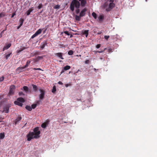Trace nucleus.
I'll list each match as a JSON object with an SVG mask.
<instances>
[{"label": "nucleus", "instance_id": "1", "mask_svg": "<svg viewBox=\"0 0 157 157\" xmlns=\"http://www.w3.org/2000/svg\"><path fill=\"white\" fill-rule=\"evenodd\" d=\"M40 133V131L39 130V127L35 128L33 129V132H29L27 135L28 141H29L33 138H39Z\"/></svg>", "mask_w": 157, "mask_h": 157}, {"label": "nucleus", "instance_id": "2", "mask_svg": "<svg viewBox=\"0 0 157 157\" xmlns=\"http://www.w3.org/2000/svg\"><path fill=\"white\" fill-rule=\"evenodd\" d=\"M80 6V3L79 2H71L70 5V9L71 10L73 11L74 10L75 8H79Z\"/></svg>", "mask_w": 157, "mask_h": 157}, {"label": "nucleus", "instance_id": "3", "mask_svg": "<svg viewBox=\"0 0 157 157\" xmlns=\"http://www.w3.org/2000/svg\"><path fill=\"white\" fill-rule=\"evenodd\" d=\"M39 90L40 91L41 94L39 95V97L40 99L42 100L44 98L45 91L43 89H39Z\"/></svg>", "mask_w": 157, "mask_h": 157}, {"label": "nucleus", "instance_id": "4", "mask_svg": "<svg viewBox=\"0 0 157 157\" xmlns=\"http://www.w3.org/2000/svg\"><path fill=\"white\" fill-rule=\"evenodd\" d=\"M115 6V4L113 2H111L109 5V7L106 9V10L107 12L109 11Z\"/></svg>", "mask_w": 157, "mask_h": 157}, {"label": "nucleus", "instance_id": "5", "mask_svg": "<svg viewBox=\"0 0 157 157\" xmlns=\"http://www.w3.org/2000/svg\"><path fill=\"white\" fill-rule=\"evenodd\" d=\"M42 30L41 29H39L33 35V36H31V38L32 39L34 38L38 35L40 34L42 32Z\"/></svg>", "mask_w": 157, "mask_h": 157}, {"label": "nucleus", "instance_id": "6", "mask_svg": "<svg viewBox=\"0 0 157 157\" xmlns=\"http://www.w3.org/2000/svg\"><path fill=\"white\" fill-rule=\"evenodd\" d=\"M15 89V87L14 85H12L10 88L9 94L12 95L14 93V90Z\"/></svg>", "mask_w": 157, "mask_h": 157}, {"label": "nucleus", "instance_id": "7", "mask_svg": "<svg viewBox=\"0 0 157 157\" xmlns=\"http://www.w3.org/2000/svg\"><path fill=\"white\" fill-rule=\"evenodd\" d=\"M87 11L86 8H85L82 10L80 13V16L82 17L84 16L86 14V12Z\"/></svg>", "mask_w": 157, "mask_h": 157}, {"label": "nucleus", "instance_id": "8", "mask_svg": "<svg viewBox=\"0 0 157 157\" xmlns=\"http://www.w3.org/2000/svg\"><path fill=\"white\" fill-rule=\"evenodd\" d=\"M80 2V6L82 7H85L87 4L86 0H81L80 1H79V2Z\"/></svg>", "mask_w": 157, "mask_h": 157}, {"label": "nucleus", "instance_id": "9", "mask_svg": "<svg viewBox=\"0 0 157 157\" xmlns=\"http://www.w3.org/2000/svg\"><path fill=\"white\" fill-rule=\"evenodd\" d=\"M10 107L8 105H6L3 108V110L2 112L6 113H8L9 112Z\"/></svg>", "mask_w": 157, "mask_h": 157}, {"label": "nucleus", "instance_id": "10", "mask_svg": "<svg viewBox=\"0 0 157 157\" xmlns=\"http://www.w3.org/2000/svg\"><path fill=\"white\" fill-rule=\"evenodd\" d=\"M47 42L46 41H44L43 42L41 43L40 44V47L42 49L44 48L46 46H47Z\"/></svg>", "mask_w": 157, "mask_h": 157}, {"label": "nucleus", "instance_id": "11", "mask_svg": "<svg viewBox=\"0 0 157 157\" xmlns=\"http://www.w3.org/2000/svg\"><path fill=\"white\" fill-rule=\"evenodd\" d=\"M104 18V15L102 14L100 15L98 17L99 21L100 22H101L103 21Z\"/></svg>", "mask_w": 157, "mask_h": 157}, {"label": "nucleus", "instance_id": "12", "mask_svg": "<svg viewBox=\"0 0 157 157\" xmlns=\"http://www.w3.org/2000/svg\"><path fill=\"white\" fill-rule=\"evenodd\" d=\"M63 53L61 52L57 53L55 54V55L62 59H64L62 56Z\"/></svg>", "mask_w": 157, "mask_h": 157}, {"label": "nucleus", "instance_id": "13", "mask_svg": "<svg viewBox=\"0 0 157 157\" xmlns=\"http://www.w3.org/2000/svg\"><path fill=\"white\" fill-rule=\"evenodd\" d=\"M89 30H85L84 31H82V35H85L86 37H87L89 34Z\"/></svg>", "mask_w": 157, "mask_h": 157}, {"label": "nucleus", "instance_id": "14", "mask_svg": "<svg viewBox=\"0 0 157 157\" xmlns=\"http://www.w3.org/2000/svg\"><path fill=\"white\" fill-rule=\"evenodd\" d=\"M11 46V44L10 43H9L8 44L5 46L3 49V51H4L5 50H6L9 48Z\"/></svg>", "mask_w": 157, "mask_h": 157}, {"label": "nucleus", "instance_id": "15", "mask_svg": "<svg viewBox=\"0 0 157 157\" xmlns=\"http://www.w3.org/2000/svg\"><path fill=\"white\" fill-rule=\"evenodd\" d=\"M14 103L15 105H19L20 106H22L23 105L22 103L20 102H19L17 101H15L14 102Z\"/></svg>", "mask_w": 157, "mask_h": 157}, {"label": "nucleus", "instance_id": "16", "mask_svg": "<svg viewBox=\"0 0 157 157\" xmlns=\"http://www.w3.org/2000/svg\"><path fill=\"white\" fill-rule=\"evenodd\" d=\"M17 101L19 102H20L22 103L24 102L25 101V100L24 99L21 97L18 98L17 99Z\"/></svg>", "mask_w": 157, "mask_h": 157}, {"label": "nucleus", "instance_id": "17", "mask_svg": "<svg viewBox=\"0 0 157 157\" xmlns=\"http://www.w3.org/2000/svg\"><path fill=\"white\" fill-rule=\"evenodd\" d=\"M32 86H33V90L35 92H36L38 90V87L36 86L34 84H32Z\"/></svg>", "mask_w": 157, "mask_h": 157}, {"label": "nucleus", "instance_id": "18", "mask_svg": "<svg viewBox=\"0 0 157 157\" xmlns=\"http://www.w3.org/2000/svg\"><path fill=\"white\" fill-rule=\"evenodd\" d=\"M22 119V117H19L17 118L15 120V123L16 124L18 123Z\"/></svg>", "mask_w": 157, "mask_h": 157}, {"label": "nucleus", "instance_id": "19", "mask_svg": "<svg viewBox=\"0 0 157 157\" xmlns=\"http://www.w3.org/2000/svg\"><path fill=\"white\" fill-rule=\"evenodd\" d=\"M33 10V8L29 9L26 12L27 15H29L30 14V13Z\"/></svg>", "mask_w": 157, "mask_h": 157}, {"label": "nucleus", "instance_id": "20", "mask_svg": "<svg viewBox=\"0 0 157 157\" xmlns=\"http://www.w3.org/2000/svg\"><path fill=\"white\" fill-rule=\"evenodd\" d=\"M81 17L80 16V15L79 16L76 15L75 16V19L77 21H79L80 20Z\"/></svg>", "mask_w": 157, "mask_h": 157}, {"label": "nucleus", "instance_id": "21", "mask_svg": "<svg viewBox=\"0 0 157 157\" xmlns=\"http://www.w3.org/2000/svg\"><path fill=\"white\" fill-rule=\"evenodd\" d=\"M23 90L25 91L26 93H27L29 90L28 87L26 86H24L23 87Z\"/></svg>", "mask_w": 157, "mask_h": 157}, {"label": "nucleus", "instance_id": "22", "mask_svg": "<svg viewBox=\"0 0 157 157\" xmlns=\"http://www.w3.org/2000/svg\"><path fill=\"white\" fill-rule=\"evenodd\" d=\"M24 21V19L22 18L20 19L19 20V25L22 26L23 25V23Z\"/></svg>", "mask_w": 157, "mask_h": 157}, {"label": "nucleus", "instance_id": "23", "mask_svg": "<svg viewBox=\"0 0 157 157\" xmlns=\"http://www.w3.org/2000/svg\"><path fill=\"white\" fill-rule=\"evenodd\" d=\"M25 108L26 109L28 110L29 111H31L32 110V108L29 105H26L25 107Z\"/></svg>", "mask_w": 157, "mask_h": 157}, {"label": "nucleus", "instance_id": "24", "mask_svg": "<svg viewBox=\"0 0 157 157\" xmlns=\"http://www.w3.org/2000/svg\"><path fill=\"white\" fill-rule=\"evenodd\" d=\"M71 68V67L69 65H66L64 67V70H67Z\"/></svg>", "mask_w": 157, "mask_h": 157}, {"label": "nucleus", "instance_id": "25", "mask_svg": "<svg viewBox=\"0 0 157 157\" xmlns=\"http://www.w3.org/2000/svg\"><path fill=\"white\" fill-rule=\"evenodd\" d=\"M5 137L4 133H0V139H3Z\"/></svg>", "mask_w": 157, "mask_h": 157}, {"label": "nucleus", "instance_id": "26", "mask_svg": "<svg viewBox=\"0 0 157 157\" xmlns=\"http://www.w3.org/2000/svg\"><path fill=\"white\" fill-rule=\"evenodd\" d=\"M30 61H28L26 62V65L25 66H24V68H26L30 64Z\"/></svg>", "mask_w": 157, "mask_h": 157}, {"label": "nucleus", "instance_id": "27", "mask_svg": "<svg viewBox=\"0 0 157 157\" xmlns=\"http://www.w3.org/2000/svg\"><path fill=\"white\" fill-rule=\"evenodd\" d=\"M25 68H24V66L23 67H19L16 70L17 71L19 70H20V71H22L23 69Z\"/></svg>", "mask_w": 157, "mask_h": 157}, {"label": "nucleus", "instance_id": "28", "mask_svg": "<svg viewBox=\"0 0 157 157\" xmlns=\"http://www.w3.org/2000/svg\"><path fill=\"white\" fill-rule=\"evenodd\" d=\"M56 91V89L55 86H54L53 87L52 89V92L53 93H54Z\"/></svg>", "mask_w": 157, "mask_h": 157}, {"label": "nucleus", "instance_id": "29", "mask_svg": "<svg viewBox=\"0 0 157 157\" xmlns=\"http://www.w3.org/2000/svg\"><path fill=\"white\" fill-rule=\"evenodd\" d=\"M68 54L69 55H72L73 54V52L72 50H70L68 52Z\"/></svg>", "mask_w": 157, "mask_h": 157}, {"label": "nucleus", "instance_id": "30", "mask_svg": "<svg viewBox=\"0 0 157 157\" xmlns=\"http://www.w3.org/2000/svg\"><path fill=\"white\" fill-rule=\"evenodd\" d=\"M92 14L95 19L97 18V14L93 12Z\"/></svg>", "mask_w": 157, "mask_h": 157}, {"label": "nucleus", "instance_id": "31", "mask_svg": "<svg viewBox=\"0 0 157 157\" xmlns=\"http://www.w3.org/2000/svg\"><path fill=\"white\" fill-rule=\"evenodd\" d=\"M11 53H10L9 54L6 55L5 56V58L6 59H7L8 58L10 57Z\"/></svg>", "mask_w": 157, "mask_h": 157}, {"label": "nucleus", "instance_id": "32", "mask_svg": "<svg viewBox=\"0 0 157 157\" xmlns=\"http://www.w3.org/2000/svg\"><path fill=\"white\" fill-rule=\"evenodd\" d=\"M76 10H75V12L76 14H78L80 12V9H79V8H76Z\"/></svg>", "mask_w": 157, "mask_h": 157}, {"label": "nucleus", "instance_id": "33", "mask_svg": "<svg viewBox=\"0 0 157 157\" xmlns=\"http://www.w3.org/2000/svg\"><path fill=\"white\" fill-rule=\"evenodd\" d=\"M54 8L55 9H58L60 8V5H56L54 6Z\"/></svg>", "mask_w": 157, "mask_h": 157}, {"label": "nucleus", "instance_id": "34", "mask_svg": "<svg viewBox=\"0 0 157 157\" xmlns=\"http://www.w3.org/2000/svg\"><path fill=\"white\" fill-rule=\"evenodd\" d=\"M50 122V120L49 119H47L46 120V121L44 123L45 124L47 125H48Z\"/></svg>", "mask_w": 157, "mask_h": 157}, {"label": "nucleus", "instance_id": "35", "mask_svg": "<svg viewBox=\"0 0 157 157\" xmlns=\"http://www.w3.org/2000/svg\"><path fill=\"white\" fill-rule=\"evenodd\" d=\"M36 104H33L32 105L31 107L32 109H34L36 107Z\"/></svg>", "mask_w": 157, "mask_h": 157}, {"label": "nucleus", "instance_id": "36", "mask_svg": "<svg viewBox=\"0 0 157 157\" xmlns=\"http://www.w3.org/2000/svg\"><path fill=\"white\" fill-rule=\"evenodd\" d=\"M47 126V125L44 123L42 124L41 125V127L43 128H45Z\"/></svg>", "mask_w": 157, "mask_h": 157}, {"label": "nucleus", "instance_id": "37", "mask_svg": "<svg viewBox=\"0 0 157 157\" xmlns=\"http://www.w3.org/2000/svg\"><path fill=\"white\" fill-rule=\"evenodd\" d=\"M40 52L38 51H36L35 52L33 53V56H35L36 55H38L39 54Z\"/></svg>", "mask_w": 157, "mask_h": 157}, {"label": "nucleus", "instance_id": "38", "mask_svg": "<svg viewBox=\"0 0 157 157\" xmlns=\"http://www.w3.org/2000/svg\"><path fill=\"white\" fill-rule=\"evenodd\" d=\"M42 7V5L41 4H39V5L37 6V8L39 9H40Z\"/></svg>", "mask_w": 157, "mask_h": 157}, {"label": "nucleus", "instance_id": "39", "mask_svg": "<svg viewBox=\"0 0 157 157\" xmlns=\"http://www.w3.org/2000/svg\"><path fill=\"white\" fill-rule=\"evenodd\" d=\"M64 33L68 36H69L70 35V33L69 32H68L67 31H64Z\"/></svg>", "mask_w": 157, "mask_h": 157}, {"label": "nucleus", "instance_id": "40", "mask_svg": "<svg viewBox=\"0 0 157 157\" xmlns=\"http://www.w3.org/2000/svg\"><path fill=\"white\" fill-rule=\"evenodd\" d=\"M4 77L3 76H2L1 77H0V81L2 82V81L4 79Z\"/></svg>", "mask_w": 157, "mask_h": 157}, {"label": "nucleus", "instance_id": "41", "mask_svg": "<svg viewBox=\"0 0 157 157\" xmlns=\"http://www.w3.org/2000/svg\"><path fill=\"white\" fill-rule=\"evenodd\" d=\"M19 96L24 95V94L22 92H20L19 93Z\"/></svg>", "mask_w": 157, "mask_h": 157}, {"label": "nucleus", "instance_id": "42", "mask_svg": "<svg viewBox=\"0 0 157 157\" xmlns=\"http://www.w3.org/2000/svg\"><path fill=\"white\" fill-rule=\"evenodd\" d=\"M5 16V14L3 13H0V18L3 17Z\"/></svg>", "mask_w": 157, "mask_h": 157}, {"label": "nucleus", "instance_id": "43", "mask_svg": "<svg viewBox=\"0 0 157 157\" xmlns=\"http://www.w3.org/2000/svg\"><path fill=\"white\" fill-rule=\"evenodd\" d=\"M109 37V36H104V38L105 39L107 40Z\"/></svg>", "mask_w": 157, "mask_h": 157}, {"label": "nucleus", "instance_id": "44", "mask_svg": "<svg viewBox=\"0 0 157 157\" xmlns=\"http://www.w3.org/2000/svg\"><path fill=\"white\" fill-rule=\"evenodd\" d=\"M26 48H26L25 47H22V48H20V49H21V51H23V50L25 49H26Z\"/></svg>", "mask_w": 157, "mask_h": 157}, {"label": "nucleus", "instance_id": "45", "mask_svg": "<svg viewBox=\"0 0 157 157\" xmlns=\"http://www.w3.org/2000/svg\"><path fill=\"white\" fill-rule=\"evenodd\" d=\"M101 46V44H98L96 46V48H99Z\"/></svg>", "mask_w": 157, "mask_h": 157}, {"label": "nucleus", "instance_id": "46", "mask_svg": "<svg viewBox=\"0 0 157 157\" xmlns=\"http://www.w3.org/2000/svg\"><path fill=\"white\" fill-rule=\"evenodd\" d=\"M21 51H21V49H20L19 50L17 51V53H19L21 52Z\"/></svg>", "mask_w": 157, "mask_h": 157}, {"label": "nucleus", "instance_id": "47", "mask_svg": "<svg viewBox=\"0 0 157 157\" xmlns=\"http://www.w3.org/2000/svg\"><path fill=\"white\" fill-rule=\"evenodd\" d=\"M34 70H42L40 68H34L33 69Z\"/></svg>", "mask_w": 157, "mask_h": 157}, {"label": "nucleus", "instance_id": "48", "mask_svg": "<svg viewBox=\"0 0 157 157\" xmlns=\"http://www.w3.org/2000/svg\"><path fill=\"white\" fill-rule=\"evenodd\" d=\"M103 52H104V51H98L97 52L101 53H102Z\"/></svg>", "mask_w": 157, "mask_h": 157}, {"label": "nucleus", "instance_id": "49", "mask_svg": "<svg viewBox=\"0 0 157 157\" xmlns=\"http://www.w3.org/2000/svg\"><path fill=\"white\" fill-rule=\"evenodd\" d=\"M58 83L59 84H60V85H62L63 84V83L62 82H61V81H59L58 82Z\"/></svg>", "mask_w": 157, "mask_h": 157}, {"label": "nucleus", "instance_id": "50", "mask_svg": "<svg viewBox=\"0 0 157 157\" xmlns=\"http://www.w3.org/2000/svg\"><path fill=\"white\" fill-rule=\"evenodd\" d=\"M79 2V1L78 0H73L71 2Z\"/></svg>", "mask_w": 157, "mask_h": 157}, {"label": "nucleus", "instance_id": "51", "mask_svg": "<svg viewBox=\"0 0 157 157\" xmlns=\"http://www.w3.org/2000/svg\"><path fill=\"white\" fill-rule=\"evenodd\" d=\"M38 58L39 59H42L43 58V57L42 56H38Z\"/></svg>", "mask_w": 157, "mask_h": 157}, {"label": "nucleus", "instance_id": "52", "mask_svg": "<svg viewBox=\"0 0 157 157\" xmlns=\"http://www.w3.org/2000/svg\"><path fill=\"white\" fill-rule=\"evenodd\" d=\"M89 60H86V61H85V63H87H87H89Z\"/></svg>", "mask_w": 157, "mask_h": 157}, {"label": "nucleus", "instance_id": "53", "mask_svg": "<svg viewBox=\"0 0 157 157\" xmlns=\"http://www.w3.org/2000/svg\"><path fill=\"white\" fill-rule=\"evenodd\" d=\"M21 26H20V25H19V26L17 27V29H19L20 27H21Z\"/></svg>", "mask_w": 157, "mask_h": 157}, {"label": "nucleus", "instance_id": "54", "mask_svg": "<svg viewBox=\"0 0 157 157\" xmlns=\"http://www.w3.org/2000/svg\"><path fill=\"white\" fill-rule=\"evenodd\" d=\"M2 33H0V38H1V37H2Z\"/></svg>", "mask_w": 157, "mask_h": 157}, {"label": "nucleus", "instance_id": "55", "mask_svg": "<svg viewBox=\"0 0 157 157\" xmlns=\"http://www.w3.org/2000/svg\"><path fill=\"white\" fill-rule=\"evenodd\" d=\"M109 1L111 2H114V0H109Z\"/></svg>", "mask_w": 157, "mask_h": 157}, {"label": "nucleus", "instance_id": "56", "mask_svg": "<svg viewBox=\"0 0 157 157\" xmlns=\"http://www.w3.org/2000/svg\"><path fill=\"white\" fill-rule=\"evenodd\" d=\"M64 69L61 72V74L62 73H63L64 72Z\"/></svg>", "mask_w": 157, "mask_h": 157}, {"label": "nucleus", "instance_id": "57", "mask_svg": "<svg viewBox=\"0 0 157 157\" xmlns=\"http://www.w3.org/2000/svg\"><path fill=\"white\" fill-rule=\"evenodd\" d=\"M69 85L68 84H66L65 85V86L66 87H67Z\"/></svg>", "mask_w": 157, "mask_h": 157}, {"label": "nucleus", "instance_id": "58", "mask_svg": "<svg viewBox=\"0 0 157 157\" xmlns=\"http://www.w3.org/2000/svg\"><path fill=\"white\" fill-rule=\"evenodd\" d=\"M36 103L37 104H39V101H37L36 102Z\"/></svg>", "mask_w": 157, "mask_h": 157}, {"label": "nucleus", "instance_id": "59", "mask_svg": "<svg viewBox=\"0 0 157 157\" xmlns=\"http://www.w3.org/2000/svg\"><path fill=\"white\" fill-rule=\"evenodd\" d=\"M4 30L2 31L1 32V33H2H2H3V32H4Z\"/></svg>", "mask_w": 157, "mask_h": 157}, {"label": "nucleus", "instance_id": "60", "mask_svg": "<svg viewBox=\"0 0 157 157\" xmlns=\"http://www.w3.org/2000/svg\"><path fill=\"white\" fill-rule=\"evenodd\" d=\"M101 32H99V33H98V34H101Z\"/></svg>", "mask_w": 157, "mask_h": 157}, {"label": "nucleus", "instance_id": "61", "mask_svg": "<svg viewBox=\"0 0 157 157\" xmlns=\"http://www.w3.org/2000/svg\"><path fill=\"white\" fill-rule=\"evenodd\" d=\"M14 14H13V15H12V17H13V16H14Z\"/></svg>", "mask_w": 157, "mask_h": 157}, {"label": "nucleus", "instance_id": "62", "mask_svg": "<svg viewBox=\"0 0 157 157\" xmlns=\"http://www.w3.org/2000/svg\"><path fill=\"white\" fill-rule=\"evenodd\" d=\"M72 37V35L71 34L70 37Z\"/></svg>", "mask_w": 157, "mask_h": 157}, {"label": "nucleus", "instance_id": "63", "mask_svg": "<svg viewBox=\"0 0 157 157\" xmlns=\"http://www.w3.org/2000/svg\"><path fill=\"white\" fill-rule=\"evenodd\" d=\"M94 69L95 71H96V69L95 68H94Z\"/></svg>", "mask_w": 157, "mask_h": 157}, {"label": "nucleus", "instance_id": "64", "mask_svg": "<svg viewBox=\"0 0 157 157\" xmlns=\"http://www.w3.org/2000/svg\"><path fill=\"white\" fill-rule=\"evenodd\" d=\"M81 0H78V1H81Z\"/></svg>", "mask_w": 157, "mask_h": 157}]
</instances>
